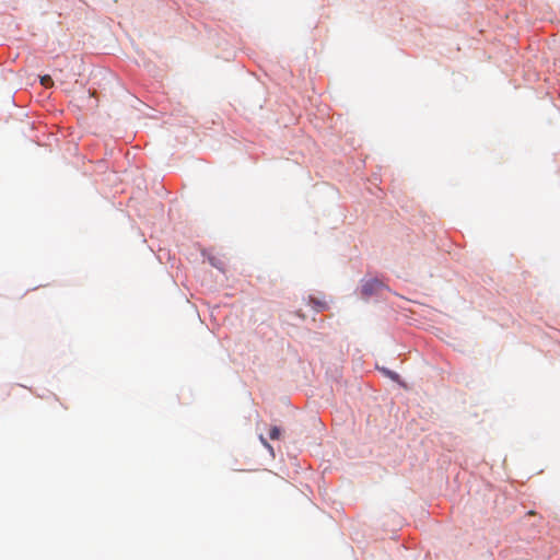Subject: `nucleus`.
I'll return each instance as SVG.
<instances>
[{
	"label": "nucleus",
	"instance_id": "obj_1",
	"mask_svg": "<svg viewBox=\"0 0 560 560\" xmlns=\"http://www.w3.org/2000/svg\"><path fill=\"white\" fill-rule=\"evenodd\" d=\"M382 282L376 279L370 280L362 285V294L371 295L374 292L378 291L382 288Z\"/></svg>",
	"mask_w": 560,
	"mask_h": 560
},
{
	"label": "nucleus",
	"instance_id": "obj_2",
	"mask_svg": "<svg viewBox=\"0 0 560 560\" xmlns=\"http://www.w3.org/2000/svg\"><path fill=\"white\" fill-rule=\"evenodd\" d=\"M281 431L278 427H272L269 432V436L271 440H278L280 439Z\"/></svg>",
	"mask_w": 560,
	"mask_h": 560
},
{
	"label": "nucleus",
	"instance_id": "obj_3",
	"mask_svg": "<svg viewBox=\"0 0 560 560\" xmlns=\"http://www.w3.org/2000/svg\"><path fill=\"white\" fill-rule=\"evenodd\" d=\"M40 83L45 88H49L52 85V79L49 75H44L40 78Z\"/></svg>",
	"mask_w": 560,
	"mask_h": 560
},
{
	"label": "nucleus",
	"instance_id": "obj_4",
	"mask_svg": "<svg viewBox=\"0 0 560 560\" xmlns=\"http://www.w3.org/2000/svg\"><path fill=\"white\" fill-rule=\"evenodd\" d=\"M259 439L265 447H267L270 451L272 450L271 445L266 441V439L262 435H260Z\"/></svg>",
	"mask_w": 560,
	"mask_h": 560
},
{
	"label": "nucleus",
	"instance_id": "obj_5",
	"mask_svg": "<svg viewBox=\"0 0 560 560\" xmlns=\"http://www.w3.org/2000/svg\"><path fill=\"white\" fill-rule=\"evenodd\" d=\"M384 372H385V373H386L390 378H393V380H396V378H397V376H398L396 373L390 372V371H385V370H384Z\"/></svg>",
	"mask_w": 560,
	"mask_h": 560
},
{
	"label": "nucleus",
	"instance_id": "obj_6",
	"mask_svg": "<svg viewBox=\"0 0 560 560\" xmlns=\"http://www.w3.org/2000/svg\"><path fill=\"white\" fill-rule=\"evenodd\" d=\"M384 372H385V373H386L390 378H393V380H396V378H397V376H398L396 373L390 372V371H385V370H384Z\"/></svg>",
	"mask_w": 560,
	"mask_h": 560
},
{
	"label": "nucleus",
	"instance_id": "obj_7",
	"mask_svg": "<svg viewBox=\"0 0 560 560\" xmlns=\"http://www.w3.org/2000/svg\"><path fill=\"white\" fill-rule=\"evenodd\" d=\"M318 305V310H324L326 307L325 303H316Z\"/></svg>",
	"mask_w": 560,
	"mask_h": 560
}]
</instances>
